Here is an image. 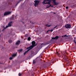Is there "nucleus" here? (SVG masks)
I'll list each match as a JSON object with an SVG mask.
<instances>
[{"instance_id":"1","label":"nucleus","mask_w":76,"mask_h":76,"mask_svg":"<svg viewBox=\"0 0 76 76\" xmlns=\"http://www.w3.org/2000/svg\"><path fill=\"white\" fill-rule=\"evenodd\" d=\"M53 3H54V5H58V3L56 2V0H52ZM51 0H44L43 2V4H50V3L51 2Z\"/></svg>"},{"instance_id":"2","label":"nucleus","mask_w":76,"mask_h":76,"mask_svg":"<svg viewBox=\"0 0 76 76\" xmlns=\"http://www.w3.org/2000/svg\"><path fill=\"white\" fill-rule=\"evenodd\" d=\"M32 45H31L28 48H27L26 49H28V51L30 50H31L32 48H34V47H35V41H32Z\"/></svg>"},{"instance_id":"3","label":"nucleus","mask_w":76,"mask_h":76,"mask_svg":"<svg viewBox=\"0 0 76 76\" xmlns=\"http://www.w3.org/2000/svg\"><path fill=\"white\" fill-rule=\"evenodd\" d=\"M34 2H35V3L34 4V6L35 7H37V6L38 5L39 2L38 1H34Z\"/></svg>"},{"instance_id":"4","label":"nucleus","mask_w":76,"mask_h":76,"mask_svg":"<svg viewBox=\"0 0 76 76\" xmlns=\"http://www.w3.org/2000/svg\"><path fill=\"white\" fill-rule=\"evenodd\" d=\"M12 22H10L9 24H8V26H7L6 27V28H8V27H10L12 26Z\"/></svg>"},{"instance_id":"5","label":"nucleus","mask_w":76,"mask_h":76,"mask_svg":"<svg viewBox=\"0 0 76 76\" xmlns=\"http://www.w3.org/2000/svg\"><path fill=\"white\" fill-rule=\"evenodd\" d=\"M65 28H71V26H70V24H66L65 25Z\"/></svg>"},{"instance_id":"6","label":"nucleus","mask_w":76,"mask_h":76,"mask_svg":"<svg viewBox=\"0 0 76 76\" xmlns=\"http://www.w3.org/2000/svg\"><path fill=\"white\" fill-rule=\"evenodd\" d=\"M11 12H7L4 13V16L5 15H9V14H10Z\"/></svg>"},{"instance_id":"7","label":"nucleus","mask_w":76,"mask_h":76,"mask_svg":"<svg viewBox=\"0 0 76 76\" xmlns=\"http://www.w3.org/2000/svg\"><path fill=\"white\" fill-rule=\"evenodd\" d=\"M58 38V36H56L55 37H52V39H57Z\"/></svg>"},{"instance_id":"8","label":"nucleus","mask_w":76,"mask_h":76,"mask_svg":"<svg viewBox=\"0 0 76 76\" xmlns=\"http://www.w3.org/2000/svg\"><path fill=\"white\" fill-rule=\"evenodd\" d=\"M20 41L18 40L17 41V42H16V45H18V44H20Z\"/></svg>"},{"instance_id":"9","label":"nucleus","mask_w":76,"mask_h":76,"mask_svg":"<svg viewBox=\"0 0 76 76\" xmlns=\"http://www.w3.org/2000/svg\"><path fill=\"white\" fill-rule=\"evenodd\" d=\"M53 7V5H51L50 4L49 6H47L46 7V8H48V7Z\"/></svg>"},{"instance_id":"10","label":"nucleus","mask_w":76,"mask_h":76,"mask_svg":"<svg viewBox=\"0 0 76 76\" xmlns=\"http://www.w3.org/2000/svg\"><path fill=\"white\" fill-rule=\"evenodd\" d=\"M31 39V37H29L28 38V41H30Z\"/></svg>"},{"instance_id":"11","label":"nucleus","mask_w":76,"mask_h":76,"mask_svg":"<svg viewBox=\"0 0 76 76\" xmlns=\"http://www.w3.org/2000/svg\"><path fill=\"white\" fill-rule=\"evenodd\" d=\"M8 42L9 43H11L12 42V40H10L8 41Z\"/></svg>"},{"instance_id":"12","label":"nucleus","mask_w":76,"mask_h":76,"mask_svg":"<svg viewBox=\"0 0 76 76\" xmlns=\"http://www.w3.org/2000/svg\"><path fill=\"white\" fill-rule=\"evenodd\" d=\"M18 51L19 52H21V51H22V49H20L18 50Z\"/></svg>"},{"instance_id":"13","label":"nucleus","mask_w":76,"mask_h":76,"mask_svg":"<svg viewBox=\"0 0 76 76\" xmlns=\"http://www.w3.org/2000/svg\"><path fill=\"white\" fill-rule=\"evenodd\" d=\"M12 57H15V56H16V54H13L12 56Z\"/></svg>"},{"instance_id":"14","label":"nucleus","mask_w":76,"mask_h":76,"mask_svg":"<svg viewBox=\"0 0 76 76\" xmlns=\"http://www.w3.org/2000/svg\"><path fill=\"white\" fill-rule=\"evenodd\" d=\"M28 50H29V49H28V50L25 53H24V55H25V54H26V53H27V52H28V51H28Z\"/></svg>"},{"instance_id":"15","label":"nucleus","mask_w":76,"mask_h":76,"mask_svg":"<svg viewBox=\"0 0 76 76\" xmlns=\"http://www.w3.org/2000/svg\"><path fill=\"white\" fill-rule=\"evenodd\" d=\"M10 60H12V59H13V58L12 57H10V58H9Z\"/></svg>"},{"instance_id":"16","label":"nucleus","mask_w":76,"mask_h":76,"mask_svg":"<svg viewBox=\"0 0 76 76\" xmlns=\"http://www.w3.org/2000/svg\"><path fill=\"white\" fill-rule=\"evenodd\" d=\"M49 31H50V32H53V29H52L50 30H49Z\"/></svg>"},{"instance_id":"17","label":"nucleus","mask_w":76,"mask_h":76,"mask_svg":"<svg viewBox=\"0 0 76 76\" xmlns=\"http://www.w3.org/2000/svg\"><path fill=\"white\" fill-rule=\"evenodd\" d=\"M56 54L58 56H59V53L58 52H57Z\"/></svg>"},{"instance_id":"18","label":"nucleus","mask_w":76,"mask_h":76,"mask_svg":"<svg viewBox=\"0 0 76 76\" xmlns=\"http://www.w3.org/2000/svg\"><path fill=\"white\" fill-rule=\"evenodd\" d=\"M65 36H66V35H64V36H62V37H63H63H65Z\"/></svg>"},{"instance_id":"19","label":"nucleus","mask_w":76,"mask_h":76,"mask_svg":"<svg viewBox=\"0 0 76 76\" xmlns=\"http://www.w3.org/2000/svg\"><path fill=\"white\" fill-rule=\"evenodd\" d=\"M18 75H19V76H21V73H19Z\"/></svg>"},{"instance_id":"20","label":"nucleus","mask_w":76,"mask_h":76,"mask_svg":"<svg viewBox=\"0 0 76 76\" xmlns=\"http://www.w3.org/2000/svg\"><path fill=\"white\" fill-rule=\"evenodd\" d=\"M66 9H69V7H66Z\"/></svg>"},{"instance_id":"21","label":"nucleus","mask_w":76,"mask_h":76,"mask_svg":"<svg viewBox=\"0 0 76 76\" xmlns=\"http://www.w3.org/2000/svg\"><path fill=\"white\" fill-rule=\"evenodd\" d=\"M68 59V58L67 57H66V60L67 61H68V60H67Z\"/></svg>"},{"instance_id":"22","label":"nucleus","mask_w":76,"mask_h":76,"mask_svg":"<svg viewBox=\"0 0 76 76\" xmlns=\"http://www.w3.org/2000/svg\"><path fill=\"white\" fill-rule=\"evenodd\" d=\"M49 31H50V30H48V31H47V33H48V32Z\"/></svg>"},{"instance_id":"23","label":"nucleus","mask_w":76,"mask_h":76,"mask_svg":"<svg viewBox=\"0 0 76 76\" xmlns=\"http://www.w3.org/2000/svg\"><path fill=\"white\" fill-rule=\"evenodd\" d=\"M50 26H51V25H49L48 26V27H50Z\"/></svg>"},{"instance_id":"24","label":"nucleus","mask_w":76,"mask_h":76,"mask_svg":"<svg viewBox=\"0 0 76 76\" xmlns=\"http://www.w3.org/2000/svg\"><path fill=\"white\" fill-rule=\"evenodd\" d=\"M56 27H57V26H56L55 27H54V29H55V28H56Z\"/></svg>"},{"instance_id":"25","label":"nucleus","mask_w":76,"mask_h":76,"mask_svg":"<svg viewBox=\"0 0 76 76\" xmlns=\"http://www.w3.org/2000/svg\"><path fill=\"white\" fill-rule=\"evenodd\" d=\"M67 37V35H66V36H65V37Z\"/></svg>"},{"instance_id":"26","label":"nucleus","mask_w":76,"mask_h":76,"mask_svg":"<svg viewBox=\"0 0 76 76\" xmlns=\"http://www.w3.org/2000/svg\"><path fill=\"white\" fill-rule=\"evenodd\" d=\"M74 42L75 43V42H76V41L74 40Z\"/></svg>"},{"instance_id":"27","label":"nucleus","mask_w":76,"mask_h":76,"mask_svg":"<svg viewBox=\"0 0 76 76\" xmlns=\"http://www.w3.org/2000/svg\"><path fill=\"white\" fill-rule=\"evenodd\" d=\"M54 14H56V13H54Z\"/></svg>"}]
</instances>
